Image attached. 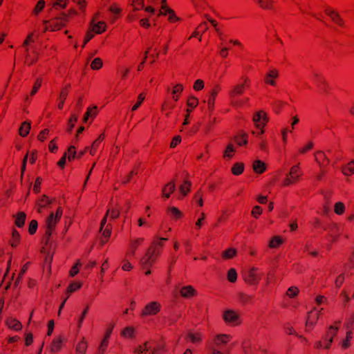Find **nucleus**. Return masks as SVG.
Segmentation results:
<instances>
[{"label": "nucleus", "mask_w": 354, "mask_h": 354, "mask_svg": "<svg viewBox=\"0 0 354 354\" xmlns=\"http://www.w3.org/2000/svg\"><path fill=\"white\" fill-rule=\"evenodd\" d=\"M168 240L167 238L157 237L151 242L145 256L140 259V264L145 268L151 267L160 254L164 243Z\"/></svg>", "instance_id": "1"}, {"label": "nucleus", "mask_w": 354, "mask_h": 354, "mask_svg": "<svg viewBox=\"0 0 354 354\" xmlns=\"http://www.w3.org/2000/svg\"><path fill=\"white\" fill-rule=\"evenodd\" d=\"M68 22V15H66L65 12H62L59 14L58 17L50 19L49 20H44V30L46 32L47 30L50 31H56L62 29L64 27Z\"/></svg>", "instance_id": "2"}, {"label": "nucleus", "mask_w": 354, "mask_h": 354, "mask_svg": "<svg viewBox=\"0 0 354 354\" xmlns=\"http://www.w3.org/2000/svg\"><path fill=\"white\" fill-rule=\"evenodd\" d=\"M241 80L242 83L234 85L228 92V96L232 105L236 104L235 99L239 96H241L245 91L250 88V80L247 76H242Z\"/></svg>", "instance_id": "3"}, {"label": "nucleus", "mask_w": 354, "mask_h": 354, "mask_svg": "<svg viewBox=\"0 0 354 354\" xmlns=\"http://www.w3.org/2000/svg\"><path fill=\"white\" fill-rule=\"evenodd\" d=\"M302 175L299 165H294L290 168L289 174L283 180V186H288L294 184L299 180V178Z\"/></svg>", "instance_id": "4"}, {"label": "nucleus", "mask_w": 354, "mask_h": 354, "mask_svg": "<svg viewBox=\"0 0 354 354\" xmlns=\"http://www.w3.org/2000/svg\"><path fill=\"white\" fill-rule=\"evenodd\" d=\"M161 310V305L158 301H151L146 304L140 313V317L157 315Z\"/></svg>", "instance_id": "5"}, {"label": "nucleus", "mask_w": 354, "mask_h": 354, "mask_svg": "<svg viewBox=\"0 0 354 354\" xmlns=\"http://www.w3.org/2000/svg\"><path fill=\"white\" fill-rule=\"evenodd\" d=\"M269 118L266 113L263 111H259L254 113L253 115V121L256 124L257 128L261 129L260 134L264 133L263 127L268 122Z\"/></svg>", "instance_id": "6"}, {"label": "nucleus", "mask_w": 354, "mask_h": 354, "mask_svg": "<svg viewBox=\"0 0 354 354\" xmlns=\"http://www.w3.org/2000/svg\"><path fill=\"white\" fill-rule=\"evenodd\" d=\"M338 331V327L334 326H330L326 332V334L322 337V340L324 343V348L326 349L330 348L334 337L336 336Z\"/></svg>", "instance_id": "7"}, {"label": "nucleus", "mask_w": 354, "mask_h": 354, "mask_svg": "<svg viewBox=\"0 0 354 354\" xmlns=\"http://www.w3.org/2000/svg\"><path fill=\"white\" fill-rule=\"evenodd\" d=\"M257 268H252L243 274L244 281L250 286L257 285L260 277L257 274Z\"/></svg>", "instance_id": "8"}, {"label": "nucleus", "mask_w": 354, "mask_h": 354, "mask_svg": "<svg viewBox=\"0 0 354 354\" xmlns=\"http://www.w3.org/2000/svg\"><path fill=\"white\" fill-rule=\"evenodd\" d=\"M324 13L330 18L334 24L341 28L345 27L344 20L337 11L328 7L324 10Z\"/></svg>", "instance_id": "9"}, {"label": "nucleus", "mask_w": 354, "mask_h": 354, "mask_svg": "<svg viewBox=\"0 0 354 354\" xmlns=\"http://www.w3.org/2000/svg\"><path fill=\"white\" fill-rule=\"evenodd\" d=\"M248 134L243 130H240L231 138L238 147H246L248 143Z\"/></svg>", "instance_id": "10"}, {"label": "nucleus", "mask_w": 354, "mask_h": 354, "mask_svg": "<svg viewBox=\"0 0 354 354\" xmlns=\"http://www.w3.org/2000/svg\"><path fill=\"white\" fill-rule=\"evenodd\" d=\"M221 88L219 84L215 85L213 88L211 90L208 100H207V109L211 114L214 109V103L216 100V97L221 91Z\"/></svg>", "instance_id": "11"}, {"label": "nucleus", "mask_w": 354, "mask_h": 354, "mask_svg": "<svg viewBox=\"0 0 354 354\" xmlns=\"http://www.w3.org/2000/svg\"><path fill=\"white\" fill-rule=\"evenodd\" d=\"M223 318L227 324L238 325L239 316L232 310H227L223 313Z\"/></svg>", "instance_id": "12"}, {"label": "nucleus", "mask_w": 354, "mask_h": 354, "mask_svg": "<svg viewBox=\"0 0 354 354\" xmlns=\"http://www.w3.org/2000/svg\"><path fill=\"white\" fill-rule=\"evenodd\" d=\"M230 335L226 334H219L215 336L212 340H209L208 342H212L215 347L221 348L222 346H225L230 341Z\"/></svg>", "instance_id": "13"}, {"label": "nucleus", "mask_w": 354, "mask_h": 354, "mask_svg": "<svg viewBox=\"0 0 354 354\" xmlns=\"http://www.w3.org/2000/svg\"><path fill=\"white\" fill-rule=\"evenodd\" d=\"M314 156L315 161L317 162L320 168H326L329 165L330 160L326 157L324 151H316Z\"/></svg>", "instance_id": "14"}, {"label": "nucleus", "mask_w": 354, "mask_h": 354, "mask_svg": "<svg viewBox=\"0 0 354 354\" xmlns=\"http://www.w3.org/2000/svg\"><path fill=\"white\" fill-rule=\"evenodd\" d=\"M144 241L143 238H137L134 240L130 241L129 248L126 254V257H133L136 249L142 244Z\"/></svg>", "instance_id": "15"}, {"label": "nucleus", "mask_w": 354, "mask_h": 354, "mask_svg": "<svg viewBox=\"0 0 354 354\" xmlns=\"http://www.w3.org/2000/svg\"><path fill=\"white\" fill-rule=\"evenodd\" d=\"M279 76V72L277 69L270 70L264 77L266 84L274 86L276 85L275 79Z\"/></svg>", "instance_id": "16"}, {"label": "nucleus", "mask_w": 354, "mask_h": 354, "mask_svg": "<svg viewBox=\"0 0 354 354\" xmlns=\"http://www.w3.org/2000/svg\"><path fill=\"white\" fill-rule=\"evenodd\" d=\"M71 87V84H68L66 85L61 90V92L59 93V103L57 105V108L59 110H62L63 109L65 100L67 98L68 94L69 93V88Z\"/></svg>", "instance_id": "17"}, {"label": "nucleus", "mask_w": 354, "mask_h": 354, "mask_svg": "<svg viewBox=\"0 0 354 354\" xmlns=\"http://www.w3.org/2000/svg\"><path fill=\"white\" fill-rule=\"evenodd\" d=\"M55 198L50 199L48 196L43 194L40 198L37 201L36 205L37 207V212H41V208H45L48 205L51 204Z\"/></svg>", "instance_id": "18"}, {"label": "nucleus", "mask_w": 354, "mask_h": 354, "mask_svg": "<svg viewBox=\"0 0 354 354\" xmlns=\"http://www.w3.org/2000/svg\"><path fill=\"white\" fill-rule=\"evenodd\" d=\"M174 190L175 178L163 187L162 189V197L165 198H169L170 197V195L174 192Z\"/></svg>", "instance_id": "19"}, {"label": "nucleus", "mask_w": 354, "mask_h": 354, "mask_svg": "<svg viewBox=\"0 0 354 354\" xmlns=\"http://www.w3.org/2000/svg\"><path fill=\"white\" fill-rule=\"evenodd\" d=\"M180 294L183 297L191 298L196 296L197 292L192 286H185L180 288Z\"/></svg>", "instance_id": "20"}, {"label": "nucleus", "mask_w": 354, "mask_h": 354, "mask_svg": "<svg viewBox=\"0 0 354 354\" xmlns=\"http://www.w3.org/2000/svg\"><path fill=\"white\" fill-rule=\"evenodd\" d=\"M319 315L316 310H311L308 313L306 322V327H313L318 320Z\"/></svg>", "instance_id": "21"}, {"label": "nucleus", "mask_w": 354, "mask_h": 354, "mask_svg": "<svg viewBox=\"0 0 354 354\" xmlns=\"http://www.w3.org/2000/svg\"><path fill=\"white\" fill-rule=\"evenodd\" d=\"M63 338L62 336L55 337L50 343V351L52 353L58 352L62 347Z\"/></svg>", "instance_id": "22"}, {"label": "nucleus", "mask_w": 354, "mask_h": 354, "mask_svg": "<svg viewBox=\"0 0 354 354\" xmlns=\"http://www.w3.org/2000/svg\"><path fill=\"white\" fill-rule=\"evenodd\" d=\"M252 168L256 174H261L266 170V165L260 160H256L253 162Z\"/></svg>", "instance_id": "23"}, {"label": "nucleus", "mask_w": 354, "mask_h": 354, "mask_svg": "<svg viewBox=\"0 0 354 354\" xmlns=\"http://www.w3.org/2000/svg\"><path fill=\"white\" fill-rule=\"evenodd\" d=\"M58 221L55 218L53 212L50 213L46 219V230L53 232Z\"/></svg>", "instance_id": "24"}, {"label": "nucleus", "mask_w": 354, "mask_h": 354, "mask_svg": "<svg viewBox=\"0 0 354 354\" xmlns=\"http://www.w3.org/2000/svg\"><path fill=\"white\" fill-rule=\"evenodd\" d=\"M238 299L243 306L252 304L253 302V296L240 292L238 293Z\"/></svg>", "instance_id": "25"}, {"label": "nucleus", "mask_w": 354, "mask_h": 354, "mask_svg": "<svg viewBox=\"0 0 354 354\" xmlns=\"http://www.w3.org/2000/svg\"><path fill=\"white\" fill-rule=\"evenodd\" d=\"M21 241V236L19 233V232L13 228L12 230V237L9 241L10 245L12 248H17Z\"/></svg>", "instance_id": "26"}, {"label": "nucleus", "mask_w": 354, "mask_h": 354, "mask_svg": "<svg viewBox=\"0 0 354 354\" xmlns=\"http://www.w3.org/2000/svg\"><path fill=\"white\" fill-rule=\"evenodd\" d=\"M31 128V124L30 122L24 121L21 124V126L19 129V134L23 137H26L30 130Z\"/></svg>", "instance_id": "27"}, {"label": "nucleus", "mask_w": 354, "mask_h": 354, "mask_svg": "<svg viewBox=\"0 0 354 354\" xmlns=\"http://www.w3.org/2000/svg\"><path fill=\"white\" fill-rule=\"evenodd\" d=\"M317 87L318 88L319 92L323 94V95H328L330 93V91H331V88L330 86H329L328 83L327 82V81L325 80H324L322 82H321L320 83H319L317 85Z\"/></svg>", "instance_id": "28"}, {"label": "nucleus", "mask_w": 354, "mask_h": 354, "mask_svg": "<svg viewBox=\"0 0 354 354\" xmlns=\"http://www.w3.org/2000/svg\"><path fill=\"white\" fill-rule=\"evenodd\" d=\"M186 339L190 341L193 344H201L202 342V335L200 333L189 332L186 335Z\"/></svg>", "instance_id": "29"}, {"label": "nucleus", "mask_w": 354, "mask_h": 354, "mask_svg": "<svg viewBox=\"0 0 354 354\" xmlns=\"http://www.w3.org/2000/svg\"><path fill=\"white\" fill-rule=\"evenodd\" d=\"M82 286V283L80 281H73L69 283L66 290V295L67 297H69L70 295L78 290H80Z\"/></svg>", "instance_id": "30"}, {"label": "nucleus", "mask_w": 354, "mask_h": 354, "mask_svg": "<svg viewBox=\"0 0 354 354\" xmlns=\"http://www.w3.org/2000/svg\"><path fill=\"white\" fill-rule=\"evenodd\" d=\"M26 219V214L24 212H19L16 214V218L15 220V224L18 227H22L25 225Z\"/></svg>", "instance_id": "31"}, {"label": "nucleus", "mask_w": 354, "mask_h": 354, "mask_svg": "<svg viewBox=\"0 0 354 354\" xmlns=\"http://www.w3.org/2000/svg\"><path fill=\"white\" fill-rule=\"evenodd\" d=\"M106 24L103 21H99L95 24H93L90 28V30H92V32L94 34H101L106 30Z\"/></svg>", "instance_id": "32"}, {"label": "nucleus", "mask_w": 354, "mask_h": 354, "mask_svg": "<svg viewBox=\"0 0 354 354\" xmlns=\"http://www.w3.org/2000/svg\"><path fill=\"white\" fill-rule=\"evenodd\" d=\"M244 164L241 162H235L232 168H231V172L234 176H239L244 171Z\"/></svg>", "instance_id": "33"}, {"label": "nucleus", "mask_w": 354, "mask_h": 354, "mask_svg": "<svg viewBox=\"0 0 354 354\" xmlns=\"http://www.w3.org/2000/svg\"><path fill=\"white\" fill-rule=\"evenodd\" d=\"M6 324L8 325L9 328H11L14 330H20L22 328L21 323L15 319H10L6 321Z\"/></svg>", "instance_id": "34"}, {"label": "nucleus", "mask_w": 354, "mask_h": 354, "mask_svg": "<svg viewBox=\"0 0 354 354\" xmlns=\"http://www.w3.org/2000/svg\"><path fill=\"white\" fill-rule=\"evenodd\" d=\"M342 171L345 176H351L354 174V160L350 161L342 168Z\"/></svg>", "instance_id": "35"}, {"label": "nucleus", "mask_w": 354, "mask_h": 354, "mask_svg": "<svg viewBox=\"0 0 354 354\" xmlns=\"http://www.w3.org/2000/svg\"><path fill=\"white\" fill-rule=\"evenodd\" d=\"M283 241L280 236H274L270 240L268 246L270 248H277L283 243Z\"/></svg>", "instance_id": "36"}, {"label": "nucleus", "mask_w": 354, "mask_h": 354, "mask_svg": "<svg viewBox=\"0 0 354 354\" xmlns=\"http://www.w3.org/2000/svg\"><path fill=\"white\" fill-rule=\"evenodd\" d=\"M97 106H93L92 107H88L83 117V122H86L89 118V117L93 116L95 117L97 115Z\"/></svg>", "instance_id": "37"}, {"label": "nucleus", "mask_w": 354, "mask_h": 354, "mask_svg": "<svg viewBox=\"0 0 354 354\" xmlns=\"http://www.w3.org/2000/svg\"><path fill=\"white\" fill-rule=\"evenodd\" d=\"M237 252L236 249L230 248H227L222 252L221 257L223 259H231L236 257Z\"/></svg>", "instance_id": "38"}, {"label": "nucleus", "mask_w": 354, "mask_h": 354, "mask_svg": "<svg viewBox=\"0 0 354 354\" xmlns=\"http://www.w3.org/2000/svg\"><path fill=\"white\" fill-rule=\"evenodd\" d=\"M167 212L170 213L174 219L178 220L183 217V213L176 207H169Z\"/></svg>", "instance_id": "39"}, {"label": "nucleus", "mask_w": 354, "mask_h": 354, "mask_svg": "<svg viewBox=\"0 0 354 354\" xmlns=\"http://www.w3.org/2000/svg\"><path fill=\"white\" fill-rule=\"evenodd\" d=\"M78 120V115L75 113H72L68 121V127L66 131L71 133L73 129L75 127L76 122Z\"/></svg>", "instance_id": "40"}, {"label": "nucleus", "mask_w": 354, "mask_h": 354, "mask_svg": "<svg viewBox=\"0 0 354 354\" xmlns=\"http://www.w3.org/2000/svg\"><path fill=\"white\" fill-rule=\"evenodd\" d=\"M234 147L232 145V143L230 142L225 149L224 153H223V158L230 159L233 157L234 153H235Z\"/></svg>", "instance_id": "41"}, {"label": "nucleus", "mask_w": 354, "mask_h": 354, "mask_svg": "<svg viewBox=\"0 0 354 354\" xmlns=\"http://www.w3.org/2000/svg\"><path fill=\"white\" fill-rule=\"evenodd\" d=\"M135 330L133 326H127L121 332V335L124 337L133 338Z\"/></svg>", "instance_id": "42"}, {"label": "nucleus", "mask_w": 354, "mask_h": 354, "mask_svg": "<svg viewBox=\"0 0 354 354\" xmlns=\"http://www.w3.org/2000/svg\"><path fill=\"white\" fill-rule=\"evenodd\" d=\"M87 348V342L83 337L76 346V353L77 354H85Z\"/></svg>", "instance_id": "43"}, {"label": "nucleus", "mask_w": 354, "mask_h": 354, "mask_svg": "<svg viewBox=\"0 0 354 354\" xmlns=\"http://www.w3.org/2000/svg\"><path fill=\"white\" fill-rule=\"evenodd\" d=\"M111 227L109 225H107L105 229L102 232V239L101 240V244L104 245L107 242L108 239L111 236Z\"/></svg>", "instance_id": "44"}, {"label": "nucleus", "mask_w": 354, "mask_h": 354, "mask_svg": "<svg viewBox=\"0 0 354 354\" xmlns=\"http://www.w3.org/2000/svg\"><path fill=\"white\" fill-rule=\"evenodd\" d=\"M192 183L189 180H185L180 186V192L183 196H186L190 191Z\"/></svg>", "instance_id": "45"}, {"label": "nucleus", "mask_w": 354, "mask_h": 354, "mask_svg": "<svg viewBox=\"0 0 354 354\" xmlns=\"http://www.w3.org/2000/svg\"><path fill=\"white\" fill-rule=\"evenodd\" d=\"M259 6L265 10L272 9L273 6V0H257Z\"/></svg>", "instance_id": "46"}, {"label": "nucleus", "mask_w": 354, "mask_h": 354, "mask_svg": "<svg viewBox=\"0 0 354 354\" xmlns=\"http://www.w3.org/2000/svg\"><path fill=\"white\" fill-rule=\"evenodd\" d=\"M183 91V86L181 84H176L172 90V93L174 95L173 99L175 102H177L179 99V96L176 94H180Z\"/></svg>", "instance_id": "47"}, {"label": "nucleus", "mask_w": 354, "mask_h": 354, "mask_svg": "<svg viewBox=\"0 0 354 354\" xmlns=\"http://www.w3.org/2000/svg\"><path fill=\"white\" fill-rule=\"evenodd\" d=\"M227 279L230 283H234L237 280V272L234 268H230L227 271Z\"/></svg>", "instance_id": "48"}, {"label": "nucleus", "mask_w": 354, "mask_h": 354, "mask_svg": "<svg viewBox=\"0 0 354 354\" xmlns=\"http://www.w3.org/2000/svg\"><path fill=\"white\" fill-rule=\"evenodd\" d=\"M344 326L347 331H352L354 329V314L347 318L344 322Z\"/></svg>", "instance_id": "49"}, {"label": "nucleus", "mask_w": 354, "mask_h": 354, "mask_svg": "<svg viewBox=\"0 0 354 354\" xmlns=\"http://www.w3.org/2000/svg\"><path fill=\"white\" fill-rule=\"evenodd\" d=\"M26 270H27V263L24 265L23 267L21 268V269L20 270L19 273L18 274V276H17L15 281L14 282L15 288L18 286V285L19 284V283L21 282V281L22 279L24 274L26 273Z\"/></svg>", "instance_id": "50"}, {"label": "nucleus", "mask_w": 354, "mask_h": 354, "mask_svg": "<svg viewBox=\"0 0 354 354\" xmlns=\"http://www.w3.org/2000/svg\"><path fill=\"white\" fill-rule=\"evenodd\" d=\"M45 3L44 0H39L32 10V14L37 15L44 8Z\"/></svg>", "instance_id": "51"}, {"label": "nucleus", "mask_w": 354, "mask_h": 354, "mask_svg": "<svg viewBox=\"0 0 354 354\" xmlns=\"http://www.w3.org/2000/svg\"><path fill=\"white\" fill-rule=\"evenodd\" d=\"M312 79L317 85L319 83L325 80V77L317 71H313L311 73Z\"/></svg>", "instance_id": "52"}, {"label": "nucleus", "mask_w": 354, "mask_h": 354, "mask_svg": "<svg viewBox=\"0 0 354 354\" xmlns=\"http://www.w3.org/2000/svg\"><path fill=\"white\" fill-rule=\"evenodd\" d=\"M345 211V205L342 202H337L334 205V212L337 215H342Z\"/></svg>", "instance_id": "53"}, {"label": "nucleus", "mask_w": 354, "mask_h": 354, "mask_svg": "<svg viewBox=\"0 0 354 354\" xmlns=\"http://www.w3.org/2000/svg\"><path fill=\"white\" fill-rule=\"evenodd\" d=\"M102 65L103 62L102 59L100 57H96L92 61L91 64V68L93 70H99L102 67Z\"/></svg>", "instance_id": "54"}, {"label": "nucleus", "mask_w": 354, "mask_h": 354, "mask_svg": "<svg viewBox=\"0 0 354 354\" xmlns=\"http://www.w3.org/2000/svg\"><path fill=\"white\" fill-rule=\"evenodd\" d=\"M167 13H168V21L170 23H175L180 20V18L178 17L174 12L171 8H169L167 9Z\"/></svg>", "instance_id": "55"}, {"label": "nucleus", "mask_w": 354, "mask_h": 354, "mask_svg": "<svg viewBox=\"0 0 354 354\" xmlns=\"http://www.w3.org/2000/svg\"><path fill=\"white\" fill-rule=\"evenodd\" d=\"M42 84V79L41 77H37L33 84L32 91L30 92V95L33 96L35 95L39 90V88L41 87Z\"/></svg>", "instance_id": "56"}, {"label": "nucleus", "mask_w": 354, "mask_h": 354, "mask_svg": "<svg viewBox=\"0 0 354 354\" xmlns=\"http://www.w3.org/2000/svg\"><path fill=\"white\" fill-rule=\"evenodd\" d=\"M68 156H67V159L69 162L73 160L75 158H77V152L75 150V147L71 145L68 148Z\"/></svg>", "instance_id": "57"}, {"label": "nucleus", "mask_w": 354, "mask_h": 354, "mask_svg": "<svg viewBox=\"0 0 354 354\" xmlns=\"http://www.w3.org/2000/svg\"><path fill=\"white\" fill-rule=\"evenodd\" d=\"M109 342V339H106V338H102L101 343L99 346L97 353L100 354H104V352L108 347Z\"/></svg>", "instance_id": "58"}, {"label": "nucleus", "mask_w": 354, "mask_h": 354, "mask_svg": "<svg viewBox=\"0 0 354 354\" xmlns=\"http://www.w3.org/2000/svg\"><path fill=\"white\" fill-rule=\"evenodd\" d=\"M352 339V331H346V338L342 344V348L346 349L350 346V341Z\"/></svg>", "instance_id": "59"}, {"label": "nucleus", "mask_w": 354, "mask_h": 354, "mask_svg": "<svg viewBox=\"0 0 354 354\" xmlns=\"http://www.w3.org/2000/svg\"><path fill=\"white\" fill-rule=\"evenodd\" d=\"M38 227V223L36 220H32L28 226V233L33 235L36 233Z\"/></svg>", "instance_id": "60"}, {"label": "nucleus", "mask_w": 354, "mask_h": 354, "mask_svg": "<svg viewBox=\"0 0 354 354\" xmlns=\"http://www.w3.org/2000/svg\"><path fill=\"white\" fill-rule=\"evenodd\" d=\"M133 11L140 10L144 8V0H132Z\"/></svg>", "instance_id": "61"}, {"label": "nucleus", "mask_w": 354, "mask_h": 354, "mask_svg": "<svg viewBox=\"0 0 354 354\" xmlns=\"http://www.w3.org/2000/svg\"><path fill=\"white\" fill-rule=\"evenodd\" d=\"M198 104V100L194 96H189L187 100V105L192 109L196 108Z\"/></svg>", "instance_id": "62"}, {"label": "nucleus", "mask_w": 354, "mask_h": 354, "mask_svg": "<svg viewBox=\"0 0 354 354\" xmlns=\"http://www.w3.org/2000/svg\"><path fill=\"white\" fill-rule=\"evenodd\" d=\"M206 349L209 351L212 354H223L221 351L216 349L212 342H207Z\"/></svg>", "instance_id": "63"}, {"label": "nucleus", "mask_w": 354, "mask_h": 354, "mask_svg": "<svg viewBox=\"0 0 354 354\" xmlns=\"http://www.w3.org/2000/svg\"><path fill=\"white\" fill-rule=\"evenodd\" d=\"M166 350L164 345H158L157 346L154 347L151 354H165Z\"/></svg>", "instance_id": "64"}]
</instances>
